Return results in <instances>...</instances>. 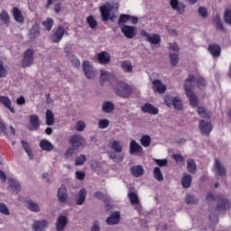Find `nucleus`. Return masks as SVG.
Listing matches in <instances>:
<instances>
[{"instance_id":"nucleus-1","label":"nucleus","mask_w":231,"mask_h":231,"mask_svg":"<svg viewBox=\"0 0 231 231\" xmlns=\"http://www.w3.org/2000/svg\"><path fill=\"white\" fill-rule=\"evenodd\" d=\"M194 84H197L199 89H203V88L207 86V82L205 81V79L201 77L195 78L194 76L189 75L184 83L185 93L189 98L190 106H192V107H198V97H196V94L192 92Z\"/></svg>"},{"instance_id":"nucleus-2","label":"nucleus","mask_w":231,"mask_h":231,"mask_svg":"<svg viewBox=\"0 0 231 231\" xmlns=\"http://www.w3.org/2000/svg\"><path fill=\"white\" fill-rule=\"evenodd\" d=\"M114 91L116 92V95L122 97V98H129L133 93L131 86L124 81H116V86L114 87Z\"/></svg>"},{"instance_id":"nucleus-3","label":"nucleus","mask_w":231,"mask_h":231,"mask_svg":"<svg viewBox=\"0 0 231 231\" xmlns=\"http://www.w3.org/2000/svg\"><path fill=\"white\" fill-rule=\"evenodd\" d=\"M141 35L145 37L146 41L150 42L152 50L160 46L162 42V38L159 34H150L149 32H145V30L141 31Z\"/></svg>"},{"instance_id":"nucleus-4","label":"nucleus","mask_w":231,"mask_h":231,"mask_svg":"<svg viewBox=\"0 0 231 231\" xmlns=\"http://www.w3.org/2000/svg\"><path fill=\"white\" fill-rule=\"evenodd\" d=\"M164 104L168 107H174V109H177L178 111H181L183 109V105L181 104V97H172L168 96L164 98Z\"/></svg>"},{"instance_id":"nucleus-5","label":"nucleus","mask_w":231,"mask_h":231,"mask_svg":"<svg viewBox=\"0 0 231 231\" xmlns=\"http://www.w3.org/2000/svg\"><path fill=\"white\" fill-rule=\"evenodd\" d=\"M69 143L74 147V149H80V147H86V139L80 134L71 135L69 138Z\"/></svg>"},{"instance_id":"nucleus-6","label":"nucleus","mask_w":231,"mask_h":231,"mask_svg":"<svg viewBox=\"0 0 231 231\" xmlns=\"http://www.w3.org/2000/svg\"><path fill=\"white\" fill-rule=\"evenodd\" d=\"M83 71L87 77V79H93L95 77H97V70L94 69L91 64H89V61H84L82 64Z\"/></svg>"},{"instance_id":"nucleus-7","label":"nucleus","mask_w":231,"mask_h":231,"mask_svg":"<svg viewBox=\"0 0 231 231\" xmlns=\"http://www.w3.org/2000/svg\"><path fill=\"white\" fill-rule=\"evenodd\" d=\"M122 33L126 39H134L136 37V27L124 24L120 26Z\"/></svg>"},{"instance_id":"nucleus-8","label":"nucleus","mask_w":231,"mask_h":231,"mask_svg":"<svg viewBox=\"0 0 231 231\" xmlns=\"http://www.w3.org/2000/svg\"><path fill=\"white\" fill-rule=\"evenodd\" d=\"M29 131H38L41 127V119L39 118V116L36 114L31 115L29 116Z\"/></svg>"},{"instance_id":"nucleus-9","label":"nucleus","mask_w":231,"mask_h":231,"mask_svg":"<svg viewBox=\"0 0 231 231\" xmlns=\"http://www.w3.org/2000/svg\"><path fill=\"white\" fill-rule=\"evenodd\" d=\"M9 192H12L13 194H19L21 192V184L19 181L14 178L8 179V187H7Z\"/></svg>"},{"instance_id":"nucleus-10","label":"nucleus","mask_w":231,"mask_h":231,"mask_svg":"<svg viewBox=\"0 0 231 231\" xmlns=\"http://www.w3.org/2000/svg\"><path fill=\"white\" fill-rule=\"evenodd\" d=\"M170 6L180 15H183V14H185V4L180 2L179 0H170Z\"/></svg>"},{"instance_id":"nucleus-11","label":"nucleus","mask_w":231,"mask_h":231,"mask_svg":"<svg viewBox=\"0 0 231 231\" xmlns=\"http://www.w3.org/2000/svg\"><path fill=\"white\" fill-rule=\"evenodd\" d=\"M103 21H115V14H111V7L103 5L100 7Z\"/></svg>"},{"instance_id":"nucleus-12","label":"nucleus","mask_w":231,"mask_h":231,"mask_svg":"<svg viewBox=\"0 0 231 231\" xmlns=\"http://www.w3.org/2000/svg\"><path fill=\"white\" fill-rule=\"evenodd\" d=\"M32 64H33V51L29 49L23 54L22 65L23 68H28V66H32Z\"/></svg>"},{"instance_id":"nucleus-13","label":"nucleus","mask_w":231,"mask_h":231,"mask_svg":"<svg viewBox=\"0 0 231 231\" xmlns=\"http://www.w3.org/2000/svg\"><path fill=\"white\" fill-rule=\"evenodd\" d=\"M199 128L200 129V133L202 134H206V136H208V134L212 133V123L201 120L199 124Z\"/></svg>"},{"instance_id":"nucleus-14","label":"nucleus","mask_w":231,"mask_h":231,"mask_svg":"<svg viewBox=\"0 0 231 231\" xmlns=\"http://www.w3.org/2000/svg\"><path fill=\"white\" fill-rule=\"evenodd\" d=\"M64 33H66V29L63 26L60 25L51 35L52 42H60L62 41V37H64Z\"/></svg>"},{"instance_id":"nucleus-15","label":"nucleus","mask_w":231,"mask_h":231,"mask_svg":"<svg viewBox=\"0 0 231 231\" xmlns=\"http://www.w3.org/2000/svg\"><path fill=\"white\" fill-rule=\"evenodd\" d=\"M214 171L217 176H226V168L218 159H215Z\"/></svg>"},{"instance_id":"nucleus-16","label":"nucleus","mask_w":231,"mask_h":231,"mask_svg":"<svg viewBox=\"0 0 231 231\" xmlns=\"http://www.w3.org/2000/svg\"><path fill=\"white\" fill-rule=\"evenodd\" d=\"M67 226H68V217H66V216L64 215L58 216L57 221H56V230L63 231Z\"/></svg>"},{"instance_id":"nucleus-17","label":"nucleus","mask_w":231,"mask_h":231,"mask_svg":"<svg viewBox=\"0 0 231 231\" xmlns=\"http://www.w3.org/2000/svg\"><path fill=\"white\" fill-rule=\"evenodd\" d=\"M109 147L113 149L114 152L120 153L124 151V145H122V142L115 139L109 140Z\"/></svg>"},{"instance_id":"nucleus-18","label":"nucleus","mask_w":231,"mask_h":231,"mask_svg":"<svg viewBox=\"0 0 231 231\" xmlns=\"http://www.w3.org/2000/svg\"><path fill=\"white\" fill-rule=\"evenodd\" d=\"M152 86L153 91H157V93H160V95L167 91V86H165L160 79L153 80Z\"/></svg>"},{"instance_id":"nucleus-19","label":"nucleus","mask_w":231,"mask_h":231,"mask_svg":"<svg viewBox=\"0 0 231 231\" xmlns=\"http://www.w3.org/2000/svg\"><path fill=\"white\" fill-rule=\"evenodd\" d=\"M129 151L130 154H140V152H143V148L142 147V145L136 143V141L132 140L130 142Z\"/></svg>"},{"instance_id":"nucleus-20","label":"nucleus","mask_w":231,"mask_h":231,"mask_svg":"<svg viewBox=\"0 0 231 231\" xmlns=\"http://www.w3.org/2000/svg\"><path fill=\"white\" fill-rule=\"evenodd\" d=\"M107 80H113L116 82V78L107 70L101 69H100V82H107Z\"/></svg>"},{"instance_id":"nucleus-21","label":"nucleus","mask_w":231,"mask_h":231,"mask_svg":"<svg viewBox=\"0 0 231 231\" xmlns=\"http://www.w3.org/2000/svg\"><path fill=\"white\" fill-rule=\"evenodd\" d=\"M13 17L16 23H19L20 24L24 23V16L23 15V13L21 10L17 7H13L12 10Z\"/></svg>"},{"instance_id":"nucleus-22","label":"nucleus","mask_w":231,"mask_h":231,"mask_svg":"<svg viewBox=\"0 0 231 231\" xmlns=\"http://www.w3.org/2000/svg\"><path fill=\"white\" fill-rule=\"evenodd\" d=\"M142 111L143 113H148V115H158V113H160V110L156 106L149 103H146L142 106Z\"/></svg>"},{"instance_id":"nucleus-23","label":"nucleus","mask_w":231,"mask_h":231,"mask_svg":"<svg viewBox=\"0 0 231 231\" xmlns=\"http://www.w3.org/2000/svg\"><path fill=\"white\" fill-rule=\"evenodd\" d=\"M48 226V220H37L34 221L32 228L34 231H46Z\"/></svg>"},{"instance_id":"nucleus-24","label":"nucleus","mask_w":231,"mask_h":231,"mask_svg":"<svg viewBox=\"0 0 231 231\" xmlns=\"http://www.w3.org/2000/svg\"><path fill=\"white\" fill-rule=\"evenodd\" d=\"M58 199L60 203H66V201H68V189L66 187L61 186L58 189Z\"/></svg>"},{"instance_id":"nucleus-25","label":"nucleus","mask_w":231,"mask_h":231,"mask_svg":"<svg viewBox=\"0 0 231 231\" xmlns=\"http://www.w3.org/2000/svg\"><path fill=\"white\" fill-rule=\"evenodd\" d=\"M99 64H109L111 62V55L106 51H102L97 54Z\"/></svg>"},{"instance_id":"nucleus-26","label":"nucleus","mask_w":231,"mask_h":231,"mask_svg":"<svg viewBox=\"0 0 231 231\" xmlns=\"http://www.w3.org/2000/svg\"><path fill=\"white\" fill-rule=\"evenodd\" d=\"M230 202L228 199L221 198L218 202L217 210L218 212H226V210H228L230 208Z\"/></svg>"},{"instance_id":"nucleus-27","label":"nucleus","mask_w":231,"mask_h":231,"mask_svg":"<svg viewBox=\"0 0 231 231\" xmlns=\"http://www.w3.org/2000/svg\"><path fill=\"white\" fill-rule=\"evenodd\" d=\"M26 207L31 212H41V206L37 204V202L32 200V199H27L25 201Z\"/></svg>"},{"instance_id":"nucleus-28","label":"nucleus","mask_w":231,"mask_h":231,"mask_svg":"<svg viewBox=\"0 0 231 231\" xmlns=\"http://www.w3.org/2000/svg\"><path fill=\"white\" fill-rule=\"evenodd\" d=\"M120 221V212L116 211L110 217L106 218L107 225H118Z\"/></svg>"},{"instance_id":"nucleus-29","label":"nucleus","mask_w":231,"mask_h":231,"mask_svg":"<svg viewBox=\"0 0 231 231\" xmlns=\"http://www.w3.org/2000/svg\"><path fill=\"white\" fill-rule=\"evenodd\" d=\"M0 104H3L5 107H7L11 113H15V109L14 106H12V101H10V98L8 97L0 96Z\"/></svg>"},{"instance_id":"nucleus-30","label":"nucleus","mask_w":231,"mask_h":231,"mask_svg":"<svg viewBox=\"0 0 231 231\" xmlns=\"http://www.w3.org/2000/svg\"><path fill=\"white\" fill-rule=\"evenodd\" d=\"M130 172L134 178H140L141 176H143V167H142V165L132 166L130 168Z\"/></svg>"},{"instance_id":"nucleus-31","label":"nucleus","mask_w":231,"mask_h":231,"mask_svg":"<svg viewBox=\"0 0 231 231\" xmlns=\"http://www.w3.org/2000/svg\"><path fill=\"white\" fill-rule=\"evenodd\" d=\"M88 194V190L86 189H81L78 194V198L76 199L77 205H84V202L86 201V195Z\"/></svg>"},{"instance_id":"nucleus-32","label":"nucleus","mask_w":231,"mask_h":231,"mask_svg":"<svg viewBox=\"0 0 231 231\" xmlns=\"http://www.w3.org/2000/svg\"><path fill=\"white\" fill-rule=\"evenodd\" d=\"M40 147L42 149V151H46L47 152L53 151V144H51V143L46 139L40 142Z\"/></svg>"},{"instance_id":"nucleus-33","label":"nucleus","mask_w":231,"mask_h":231,"mask_svg":"<svg viewBox=\"0 0 231 231\" xmlns=\"http://www.w3.org/2000/svg\"><path fill=\"white\" fill-rule=\"evenodd\" d=\"M208 51L213 57H219V55L221 54V47L217 44L209 45Z\"/></svg>"},{"instance_id":"nucleus-34","label":"nucleus","mask_w":231,"mask_h":231,"mask_svg":"<svg viewBox=\"0 0 231 231\" xmlns=\"http://www.w3.org/2000/svg\"><path fill=\"white\" fill-rule=\"evenodd\" d=\"M102 111L104 113H113L115 111V104L111 101H106L102 105Z\"/></svg>"},{"instance_id":"nucleus-35","label":"nucleus","mask_w":231,"mask_h":231,"mask_svg":"<svg viewBox=\"0 0 231 231\" xmlns=\"http://www.w3.org/2000/svg\"><path fill=\"white\" fill-rule=\"evenodd\" d=\"M94 196L97 199H102V201H104L106 204L110 203L111 201V197H109V195H107L106 193L97 191L95 192Z\"/></svg>"},{"instance_id":"nucleus-36","label":"nucleus","mask_w":231,"mask_h":231,"mask_svg":"<svg viewBox=\"0 0 231 231\" xmlns=\"http://www.w3.org/2000/svg\"><path fill=\"white\" fill-rule=\"evenodd\" d=\"M128 198L130 200V203L136 208V205H140V199H138V195L134 192H129Z\"/></svg>"},{"instance_id":"nucleus-37","label":"nucleus","mask_w":231,"mask_h":231,"mask_svg":"<svg viewBox=\"0 0 231 231\" xmlns=\"http://www.w3.org/2000/svg\"><path fill=\"white\" fill-rule=\"evenodd\" d=\"M121 68L125 73H133V64L129 60H125L121 63Z\"/></svg>"},{"instance_id":"nucleus-38","label":"nucleus","mask_w":231,"mask_h":231,"mask_svg":"<svg viewBox=\"0 0 231 231\" xmlns=\"http://www.w3.org/2000/svg\"><path fill=\"white\" fill-rule=\"evenodd\" d=\"M22 147H23L29 160H33V153H32V148L30 147V144L25 142V141H22Z\"/></svg>"},{"instance_id":"nucleus-39","label":"nucleus","mask_w":231,"mask_h":231,"mask_svg":"<svg viewBox=\"0 0 231 231\" xmlns=\"http://www.w3.org/2000/svg\"><path fill=\"white\" fill-rule=\"evenodd\" d=\"M182 187L184 189H189L190 187V184L192 183V176L189 174H186L181 179Z\"/></svg>"},{"instance_id":"nucleus-40","label":"nucleus","mask_w":231,"mask_h":231,"mask_svg":"<svg viewBox=\"0 0 231 231\" xmlns=\"http://www.w3.org/2000/svg\"><path fill=\"white\" fill-rule=\"evenodd\" d=\"M187 169H188V171L190 172V174H196V171H197L196 162H194L193 159H189L187 161Z\"/></svg>"},{"instance_id":"nucleus-41","label":"nucleus","mask_w":231,"mask_h":231,"mask_svg":"<svg viewBox=\"0 0 231 231\" xmlns=\"http://www.w3.org/2000/svg\"><path fill=\"white\" fill-rule=\"evenodd\" d=\"M0 19L3 21L4 24L10 26V14L5 10H2L0 13Z\"/></svg>"},{"instance_id":"nucleus-42","label":"nucleus","mask_w":231,"mask_h":231,"mask_svg":"<svg viewBox=\"0 0 231 231\" xmlns=\"http://www.w3.org/2000/svg\"><path fill=\"white\" fill-rule=\"evenodd\" d=\"M46 124L48 125H53L55 124V116L53 115V112L51 110L46 111Z\"/></svg>"},{"instance_id":"nucleus-43","label":"nucleus","mask_w":231,"mask_h":231,"mask_svg":"<svg viewBox=\"0 0 231 231\" xmlns=\"http://www.w3.org/2000/svg\"><path fill=\"white\" fill-rule=\"evenodd\" d=\"M185 202L187 205H196L198 204V198L192 194H187L185 197Z\"/></svg>"},{"instance_id":"nucleus-44","label":"nucleus","mask_w":231,"mask_h":231,"mask_svg":"<svg viewBox=\"0 0 231 231\" xmlns=\"http://www.w3.org/2000/svg\"><path fill=\"white\" fill-rule=\"evenodd\" d=\"M198 115L201 116V118H210V111L207 110L203 106H199L198 108Z\"/></svg>"},{"instance_id":"nucleus-45","label":"nucleus","mask_w":231,"mask_h":231,"mask_svg":"<svg viewBox=\"0 0 231 231\" xmlns=\"http://www.w3.org/2000/svg\"><path fill=\"white\" fill-rule=\"evenodd\" d=\"M141 142V145H143V147H150L151 146V136L149 135H143L140 139Z\"/></svg>"},{"instance_id":"nucleus-46","label":"nucleus","mask_w":231,"mask_h":231,"mask_svg":"<svg viewBox=\"0 0 231 231\" xmlns=\"http://www.w3.org/2000/svg\"><path fill=\"white\" fill-rule=\"evenodd\" d=\"M153 176L157 181H163V174L162 173L160 167H155L153 169Z\"/></svg>"},{"instance_id":"nucleus-47","label":"nucleus","mask_w":231,"mask_h":231,"mask_svg":"<svg viewBox=\"0 0 231 231\" xmlns=\"http://www.w3.org/2000/svg\"><path fill=\"white\" fill-rule=\"evenodd\" d=\"M110 160H113L116 163H121V162H124V154H116L115 152H112L109 154Z\"/></svg>"},{"instance_id":"nucleus-48","label":"nucleus","mask_w":231,"mask_h":231,"mask_svg":"<svg viewBox=\"0 0 231 231\" xmlns=\"http://www.w3.org/2000/svg\"><path fill=\"white\" fill-rule=\"evenodd\" d=\"M41 35V31H39V26L33 25L30 30L31 39H35Z\"/></svg>"},{"instance_id":"nucleus-49","label":"nucleus","mask_w":231,"mask_h":231,"mask_svg":"<svg viewBox=\"0 0 231 231\" xmlns=\"http://www.w3.org/2000/svg\"><path fill=\"white\" fill-rule=\"evenodd\" d=\"M45 30H47V32H51V29L53 28V19L51 18H47L43 23H42Z\"/></svg>"},{"instance_id":"nucleus-50","label":"nucleus","mask_w":231,"mask_h":231,"mask_svg":"<svg viewBox=\"0 0 231 231\" xmlns=\"http://www.w3.org/2000/svg\"><path fill=\"white\" fill-rule=\"evenodd\" d=\"M224 21L226 23V24H229L231 26V8L226 9L224 13Z\"/></svg>"},{"instance_id":"nucleus-51","label":"nucleus","mask_w":231,"mask_h":231,"mask_svg":"<svg viewBox=\"0 0 231 231\" xmlns=\"http://www.w3.org/2000/svg\"><path fill=\"white\" fill-rule=\"evenodd\" d=\"M87 22L90 28H92V30H95V28H97V25L98 24L97 23V20L95 19V17H93V15H90L87 18Z\"/></svg>"},{"instance_id":"nucleus-52","label":"nucleus","mask_w":231,"mask_h":231,"mask_svg":"<svg viewBox=\"0 0 231 231\" xmlns=\"http://www.w3.org/2000/svg\"><path fill=\"white\" fill-rule=\"evenodd\" d=\"M0 213L4 216H10V209L6 204L0 202Z\"/></svg>"},{"instance_id":"nucleus-53","label":"nucleus","mask_w":231,"mask_h":231,"mask_svg":"<svg viewBox=\"0 0 231 231\" xmlns=\"http://www.w3.org/2000/svg\"><path fill=\"white\" fill-rule=\"evenodd\" d=\"M130 19H131V14H121L118 20L119 26H122L120 24H124L127 23V21H130Z\"/></svg>"},{"instance_id":"nucleus-54","label":"nucleus","mask_w":231,"mask_h":231,"mask_svg":"<svg viewBox=\"0 0 231 231\" xmlns=\"http://www.w3.org/2000/svg\"><path fill=\"white\" fill-rule=\"evenodd\" d=\"M84 163H86V155L80 154L76 158L75 165L80 166V165H83Z\"/></svg>"},{"instance_id":"nucleus-55","label":"nucleus","mask_w":231,"mask_h":231,"mask_svg":"<svg viewBox=\"0 0 231 231\" xmlns=\"http://www.w3.org/2000/svg\"><path fill=\"white\" fill-rule=\"evenodd\" d=\"M99 129H107L109 127V120L107 119H100L98 122Z\"/></svg>"},{"instance_id":"nucleus-56","label":"nucleus","mask_w":231,"mask_h":231,"mask_svg":"<svg viewBox=\"0 0 231 231\" xmlns=\"http://www.w3.org/2000/svg\"><path fill=\"white\" fill-rule=\"evenodd\" d=\"M86 129V123L84 121H78L76 124V130L79 131V133H82Z\"/></svg>"},{"instance_id":"nucleus-57","label":"nucleus","mask_w":231,"mask_h":231,"mask_svg":"<svg viewBox=\"0 0 231 231\" xmlns=\"http://www.w3.org/2000/svg\"><path fill=\"white\" fill-rule=\"evenodd\" d=\"M170 60L172 66H176L178 64L179 56L177 53H170Z\"/></svg>"},{"instance_id":"nucleus-58","label":"nucleus","mask_w":231,"mask_h":231,"mask_svg":"<svg viewBox=\"0 0 231 231\" xmlns=\"http://www.w3.org/2000/svg\"><path fill=\"white\" fill-rule=\"evenodd\" d=\"M214 23H216L217 27L218 30H225V27L223 26V23H221V18H219V15H217L214 18Z\"/></svg>"},{"instance_id":"nucleus-59","label":"nucleus","mask_w":231,"mask_h":231,"mask_svg":"<svg viewBox=\"0 0 231 231\" xmlns=\"http://www.w3.org/2000/svg\"><path fill=\"white\" fill-rule=\"evenodd\" d=\"M153 161L155 162V163H157V165H159V167H167V159H154Z\"/></svg>"},{"instance_id":"nucleus-60","label":"nucleus","mask_w":231,"mask_h":231,"mask_svg":"<svg viewBox=\"0 0 231 231\" xmlns=\"http://www.w3.org/2000/svg\"><path fill=\"white\" fill-rule=\"evenodd\" d=\"M73 152H75V149L74 148H69L66 152H65V158L67 160H69L70 158L73 157Z\"/></svg>"},{"instance_id":"nucleus-61","label":"nucleus","mask_w":231,"mask_h":231,"mask_svg":"<svg viewBox=\"0 0 231 231\" xmlns=\"http://www.w3.org/2000/svg\"><path fill=\"white\" fill-rule=\"evenodd\" d=\"M70 61L72 62L73 66H75V68H79V66H80V60H79V59H77L75 56H71Z\"/></svg>"},{"instance_id":"nucleus-62","label":"nucleus","mask_w":231,"mask_h":231,"mask_svg":"<svg viewBox=\"0 0 231 231\" xmlns=\"http://www.w3.org/2000/svg\"><path fill=\"white\" fill-rule=\"evenodd\" d=\"M91 167L94 171H96V172H98V171H100L102 169V166L100 165L99 162H95L91 164Z\"/></svg>"},{"instance_id":"nucleus-63","label":"nucleus","mask_w":231,"mask_h":231,"mask_svg":"<svg viewBox=\"0 0 231 231\" xmlns=\"http://www.w3.org/2000/svg\"><path fill=\"white\" fill-rule=\"evenodd\" d=\"M169 49L172 51H180V47L178 46V43L173 42L169 44Z\"/></svg>"},{"instance_id":"nucleus-64","label":"nucleus","mask_w":231,"mask_h":231,"mask_svg":"<svg viewBox=\"0 0 231 231\" xmlns=\"http://www.w3.org/2000/svg\"><path fill=\"white\" fill-rule=\"evenodd\" d=\"M199 14L202 16V17H207L208 13H207V8L205 7H199L198 10Z\"/></svg>"}]
</instances>
